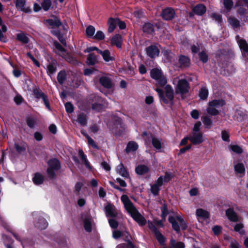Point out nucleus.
I'll list each match as a JSON object with an SVG mask.
<instances>
[{"label":"nucleus","instance_id":"1","mask_svg":"<svg viewBox=\"0 0 248 248\" xmlns=\"http://www.w3.org/2000/svg\"><path fill=\"white\" fill-rule=\"evenodd\" d=\"M121 199L126 210L130 214L132 218L140 225H144L146 223V219L137 210L128 197L126 195H123L121 196Z\"/></svg>","mask_w":248,"mask_h":248},{"label":"nucleus","instance_id":"2","mask_svg":"<svg viewBox=\"0 0 248 248\" xmlns=\"http://www.w3.org/2000/svg\"><path fill=\"white\" fill-rule=\"evenodd\" d=\"M168 220L171 223L173 229L177 233L180 232V227L182 230H186L187 228L186 222L181 216H176L175 217L170 216Z\"/></svg>","mask_w":248,"mask_h":248},{"label":"nucleus","instance_id":"3","mask_svg":"<svg viewBox=\"0 0 248 248\" xmlns=\"http://www.w3.org/2000/svg\"><path fill=\"white\" fill-rule=\"evenodd\" d=\"M151 77L153 79L157 81L158 84L160 86H164L167 82L166 78L163 75L160 70L155 68L151 70Z\"/></svg>","mask_w":248,"mask_h":248},{"label":"nucleus","instance_id":"4","mask_svg":"<svg viewBox=\"0 0 248 248\" xmlns=\"http://www.w3.org/2000/svg\"><path fill=\"white\" fill-rule=\"evenodd\" d=\"M54 45L56 48L59 51L58 53L61 57L63 58L65 60L71 63H74L75 60L74 58L70 56L67 50L63 48L62 45L58 42L56 41L54 43Z\"/></svg>","mask_w":248,"mask_h":248},{"label":"nucleus","instance_id":"5","mask_svg":"<svg viewBox=\"0 0 248 248\" xmlns=\"http://www.w3.org/2000/svg\"><path fill=\"white\" fill-rule=\"evenodd\" d=\"M189 86L188 82L185 79L179 80L175 89L176 93L184 94L188 92Z\"/></svg>","mask_w":248,"mask_h":248},{"label":"nucleus","instance_id":"6","mask_svg":"<svg viewBox=\"0 0 248 248\" xmlns=\"http://www.w3.org/2000/svg\"><path fill=\"white\" fill-rule=\"evenodd\" d=\"M123 235H125L127 244H124L125 246V248H135L134 245L130 241V235L128 232H122L119 230H115L113 232L112 236L115 239H118Z\"/></svg>","mask_w":248,"mask_h":248},{"label":"nucleus","instance_id":"7","mask_svg":"<svg viewBox=\"0 0 248 248\" xmlns=\"http://www.w3.org/2000/svg\"><path fill=\"white\" fill-rule=\"evenodd\" d=\"M112 128L113 132L116 135H120L124 132L125 127L123 124L122 120L120 118H116L115 123Z\"/></svg>","mask_w":248,"mask_h":248},{"label":"nucleus","instance_id":"8","mask_svg":"<svg viewBox=\"0 0 248 248\" xmlns=\"http://www.w3.org/2000/svg\"><path fill=\"white\" fill-rule=\"evenodd\" d=\"M161 16L164 19L170 20L175 17V12L172 8L168 7L162 10Z\"/></svg>","mask_w":248,"mask_h":248},{"label":"nucleus","instance_id":"9","mask_svg":"<svg viewBox=\"0 0 248 248\" xmlns=\"http://www.w3.org/2000/svg\"><path fill=\"white\" fill-rule=\"evenodd\" d=\"M189 140L194 145L199 144L203 141L202 134L201 132H193L189 137Z\"/></svg>","mask_w":248,"mask_h":248},{"label":"nucleus","instance_id":"10","mask_svg":"<svg viewBox=\"0 0 248 248\" xmlns=\"http://www.w3.org/2000/svg\"><path fill=\"white\" fill-rule=\"evenodd\" d=\"M26 0H16L15 4L17 10L23 11L26 13H30L31 9L26 6Z\"/></svg>","mask_w":248,"mask_h":248},{"label":"nucleus","instance_id":"11","mask_svg":"<svg viewBox=\"0 0 248 248\" xmlns=\"http://www.w3.org/2000/svg\"><path fill=\"white\" fill-rule=\"evenodd\" d=\"M46 22L51 28H58L62 25V22L59 18L53 16L52 18L46 20Z\"/></svg>","mask_w":248,"mask_h":248},{"label":"nucleus","instance_id":"12","mask_svg":"<svg viewBox=\"0 0 248 248\" xmlns=\"http://www.w3.org/2000/svg\"><path fill=\"white\" fill-rule=\"evenodd\" d=\"M147 55L151 58L157 57L159 54V50L155 46H150L146 48Z\"/></svg>","mask_w":248,"mask_h":248},{"label":"nucleus","instance_id":"13","mask_svg":"<svg viewBox=\"0 0 248 248\" xmlns=\"http://www.w3.org/2000/svg\"><path fill=\"white\" fill-rule=\"evenodd\" d=\"M99 82L104 87L107 89H110L113 86L111 79L107 76L101 77L99 78Z\"/></svg>","mask_w":248,"mask_h":248},{"label":"nucleus","instance_id":"14","mask_svg":"<svg viewBox=\"0 0 248 248\" xmlns=\"http://www.w3.org/2000/svg\"><path fill=\"white\" fill-rule=\"evenodd\" d=\"M178 63L181 68L188 67L190 65V60L187 56L181 55L179 56Z\"/></svg>","mask_w":248,"mask_h":248},{"label":"nucleus","instance_id":"15","mask_svg":"<svg viewBox=\"0 0 248 248\" xmlns=\"http://www.w3.org/2000/svg\"><path fill=\"white\" fill-rule=\"evenodd\" d=\"M192 11L198 16H202L206 11V7L202 4H199L193 7Z\"/></svg>","mask_w":248,"mask_h":248},{"label":"nucleus","instance_id":"16","mask_svg":"<svg viewBox=\"0 0 248 248\" xmlns=\"http://www.w3.org/2000/svg\"><path fill=\"white\" fill-rule=\"evenodd\" d=\"M226 215L228 219L231 221L236 222L238 220V217L232 208L228 209L226 211Z\"/></svg>","mask_w":248,"mask_h":248},{"label":"nucleus","instance_id":"17","mask_svg":"<svg viewBox=\"0 0 248 248\" xmlns=\"http://www.w3.org/2000/svg\"><path fill=\"white\" fill-rule=\"evenodd\" d=\"M105 210L108 216L115 217L117 216V211L115 206L112 204H108L105 207Z\"/></svg>","mask_w":248,"mask_h":248},{"label":"nucleus","instance_id":"18","mask_svg":"<svg viewBox=\"0 0 248 248\" xmlns=\"http://www.w3.org/2000/svg\"><path fill=\"white\" fill-rule=\"evenodd\" d=\"M47 72L50 76L54 74L57 69V62L54 60H52L51 62L47 65Z\"/></svg>","mask_w":248,"mask_h":248},{"label":"nucleus","instance_id":"19","mask_svg":"<svg viewBox=\"0 0 248 248\" xmlns=\"http://www.w3.org/2000/svg\"><path fill=\"white\" fill-rule=\"evenodd\" d=\"M208 103L218 109L220 107H223L226 104V102L223 99H215L212 101H209Z\"/></svg>","mask_w":248,"mask_h":248},{"label":"nucleus","instance_id":"20","mask_svg":"<svg viewBox=\"0 0 248 248\" xmlns=\"http://www.w3.org/2000/svg\"><path fill=\"white\" fill-rule=\"evenodd\" d=\"M150 138L152 140V145L156 150H160L162 147L161 141L160 139L150 135Z\"/></svg>","mask_w":248,"mask_h":248},{"label":"nucleus","instance_id":"21","mask_svg":"<svg viewBox=\"0 0 248 248\" xmlns=\"http://www.w3.org/2000/svg\"><path fill=\"white\" fill-rule=\"evenodd\" d=\"M118 22V18L114 19L112 17H110L108 20V31L112 32L116 28Z\"/></svg>","mask_w":248,"mask_h":248},{"label":"nucleus","instance_id":"22","mask_svg":"<svg viewBox=\"0 0 248 248\" xmlns=\"http://www.w3.org/2000/svg\"><path fill=\"white\" fill-rule=\"evenodd\" d=\"M228 22L233 29L239 28L240 27V23L239 20L233 16H229L228 18Z\"/></svg>","mask_w":248,"mask_h":248},{"label":"nucleus","instance_id":"23","mask_svg":"<svg viewBox=\"0 0 248 248\" xmlns=\"http://www.w3.org/2000/svg\"><path fill=\"white\" fill-rule=\"evenodd\" d=\"M166 96L170 102H172L174 98V92L172 88L170 85H167L165 87Z\"/></svg>","mask_w":248,"mask_h":248},{"label":"nucleus","instance_id":"24","mask_svg":"<svg viewBox=\"0 0 248 248\" xmlns=\"http://www.w3.org/2000/svg\"><path fill=\"white\" fill-rule=\"evenodd\" d=\"M16 40L23 44H27L29 42V39L27 34L23 32H20L16 34Z\"/></svg>","mask_w":248,"mask_h":248},{"label":"nucleus","instance_id":"25","mask_svg":"<svg viewBox=\"0 0 248 248\" xmlns=\"http://www.w3.org/2000/svg\"><path fill=\"white\" fill-rule=\"evenodd\" d=\"M48 167L54 169L55 170H59L61 167L59 161L56 158L49 160L48 162Z\"/></svg>","mask_w":248,"mask_h":248},{"label":"nucleus","instance_id":"26","mask_svg":"<svg viewBox=\"0 0 248 248\" xmlns=\"http://www.w3.org/2000/svg\"><path fill=\"white\" fill-rule=\"evenodd\" d=\"M143 31L146 33L152 34L155 31V27L150 23H145L143 26Z\"/></svg>","mask_w":248,"mask_h":248},{"label":"nucleus","instance_id":"27","mask_svg":"<svg viewBox=\"0 0 248 248\" xmlns=\"http://www.w3.org/2000/svg\"><path fill=\"white\" fill-rule=\"evenodd\" d=\"M122 41V36L119 34H116L111 39L112 44L116 45L118 48L121 47Z\"/></svg>","mask_w":248,"mask_h":248},{"label":"nucleus","instance_id":"28","mask_svg":"<svg viewBox=\"0 0 248 248\" xmlns=\"http://www.w3.org/2000/svg\"><path fill=\"white\" fill-rule=\"evenodd\" d=\"M135 170L137 174L143 175L149 171V168L145 165H140L136 168Z\"/></svg>","mask_w":248,"mask_h":248},{"label":"nucleus","instance_id":"29","mask_svg":"<svg viewBox=\"0 0 248 248\" xmlns=\"http://www.w3.org/2000/svg\"><path fill=\"white\" fill-rule=\"evenodd\" d=\"M238 44L243 54L248 52V44L245 40H239Z\"/></svg>","mask_w":248,"mask_h":248},{"label":"nucleus","instance_id":"30","mask_svg":"<svg viewBox=\"0 0 248 248\" xmlns=\"http://www.w3.org/2000/svg\"><path fill=\"white\" fill-rule=\"evenodd\" d=\"M87 64L89 65H93L97 62V58L94 53H90L87 59Z\"/></svg>","mask_w":248,"mask_h":248},{"label":"nucleus","instance_id":"31","mask_svg":"<svg viewBox=\"0 0 248 248\" xmlns=\"http://www.w3.org/2000/svg\"><path fill=\"white\" fill-rule=\"evenodd\" d=\"M117 171L124 177L127 178L128 177V173L122 163L117 166Z\"/></svg>","mask_w":248,"mask_h":248},{"label":"nucleus","instance_id":"32","mask_svg":"<svg viewBox=\"0 0 248 248\" xmlns=\"http://www.w3.org/2000/svg\"><path fill=\"white\" fill-rule=\"evenodd\" d=\"M98 53L102 56L104 60L106 62H109L113 60L112 57L110 56V52L108 50H105L104 51L100 50L98 51Z\"/></svg>","mask_w":248,"mask_h":248},{"label":"nucleus","instance_id":"33","mask_svg":"<svg viewBox=\"0 0 248 248\" xmlns=\"http://www.w3.org/2000/svg\"><path fill=\"white\" fill-rule=\"evenodd\" d=\"M48 224L46 219L44 218L39 219V220L35 223V226L40 230L45 229Z\"/></svg>","mask_w":248,"mask_h":248},{"label":"nucleus","instance_id":"34","mask_svg":"<svg viewBox=\"0 0 248 248\" xmlns=\"http://www.w3.org/2000/svg\"><path fill=\"white\" fill-rule=\"evenodd\" d=\"M138 148V145L137 143L134 141H130L127 145L126 148V152L127 153H129L131 151H135Z\"/></svg>","mask_w":248,"mask_h":248},{"label":"nucleus","instance_id":"35","mask_svg":"<svg viewBox=\"0 0 248 248\" xmlns=\"http://www.w3.org/2000/svg\"><path fill=\"white\" fill-rule=\"evenodd\" d=\"M170 248H185V244L181 242H176L173 239L170 241Z\"/></svg>","mask_w":248,"mask_h":248},{"label":"nucleus","instance_id":"36","mask_svg":"<svg viewBox=\"0 0 248 248\" xmlns=\"http://www.w3.org/2000/svg\"><path fill=\"white\" fill-rule=\"evenodd\" d=\"M206 111L208 114L213 116L217 115L219 113V111L217 109L215 108V107L213 106H211V105H210L209 103L208 106L206 108Z\"/></svg>","mask_w":248,"mask_h":248},{"label":"nucleus","instance_id":"37","mask_svg":"<svg viewBox=\"0 0 248 248\" xmlns=\"http://www.w3.org/2000/svg\"><path fill=\"white\" fill-rule=\"evenodd\" d=\"M208 95V90L205 87H202L199 92V96L201 99L205 100Z\"/></svg>","mask_w":248,"mask_h":248},{"label":"nucleus","instance_id":"38","mask_svg":"<svg viewBox=\"0 0 248 248\" xmlns=\"http://www.w3.org/2000/svg\"><path fill=\"white\" fill-rule=\"evenodd\" d=\"M87 120V116L84 113L79 114L78 116V122L82 126H85L86 125Z\"/></svg>","mask_w":248,"mask_h":248},{"label":"nucleus","instance_id":"39","mask_svg":"<svg viewBox=\"0 0 248 248\" xmlns=\"http://www.w3.org/2000/svg\"><path fill=\"white\" fill-rule=\"evenodd\" d=\"M84 227L87 232H91L92 230L91 219L86 218L84 220Z\"/></svg>","mask_w":248,"mask_h":248},{"label":"nucleus","instance_id":"40","mask_svg":"<svg viewBox=\"0 0 248 248\" xmlns=\"http://www.w3.org/2000/svg\"><path fill=\"white\" fill-rule=\"evenodd\" d=\"M196 215L204 218H207L209 217V214L207 211L201 208L196 210Z\"/></svg>","mask_w":248,"mask_h":248},{"label":"nucleus","instance_id":"41","mask_svg":"<svg viewBox=\"0 0 248 248\" xmlns=\"http://www.w3.org/2000/svg\"><path fill=\"white\" fill-rule=\"evenodd\" d=\"M33 181L36 185H40L42 184L44 181V177L42 175L36 173L35 174L34 177L33 178Z\"/></svg>","mask_w":248,"mask_h":248},{"label":"nucleus","instance_id":"42","mask_svg":"<svg viewBox=\"0 0 248 248\" xmlns=\"http://www.w3.org/2000/svg\"><path fill=\"white\" fill-rule=\"evenodd\" d=\"M66 74L65 71H61L58 74L57 80L59 83L62 85L66 79Z\"/></svg>","mask_w":248,"mask_h":248},{"label":"nucleus","instance_id":"43","mask_svg":"<svg viewBox=\"0 0 248 248\" xmlns=\"http://www.w3.org/2000/svg\"><path fill=\"white\" fill-rule=\"evenodd\" d=\"M27 125L31 128H33L36 124V119L32 117H29L26 118Z\"/></svg>","mask_w":248,"mask_h":248},{"label":"nucleus","instance_id":"44","mask_svg":"<svg viewBox=\"0 0 248 248\" xmlns=\"http://www.w3.org/2000/svg\"><path fill=\"white\" fill-rule=\"evenodd\" d=\"M223 4L228 12H230L233 6L232 0H223Z\"/></svg>","mask_w":248,"mask_h":248},{"label":"nucleus","instance_id":"45","mask_svg":"<svg viewBox=\"0 0 248 248\" xmlns=\"http://www.w3.org/2000/svg\"><path fill=\"white\" fill-rule=\"evenodd\" d=\"M235 171L240 174H244L245 172V168L242 163H239L234 166Z\"/></svg>","mask_w":248,"mask_h":248},{"label":"nucleus","instance_id":"46","mask_svg":"<svg viewBox=\"0 0 248 248\" xmlns=\"http://www.w3.org/2000/svg\"><path fill=\"white\" fill-rule=\"evenodd\" d=\"M52 5L50 0H44L41 3V6L43 9L45 11H47Z\"/></svg>","mask_w":248,"mask_h":248},{"label":"nucleus","instance_id":"47","mask_svg":"<svg viewBox=\"0 0 248 248\" xmlns=\"http://www.w3.org/2000/svg\"><path fill=\"white\" fill-rule=\"evenodd\" d=\"M33 95L36 98L38 99L42 98L43 100L45 99L47 96L41 90L37 89H35L33 90Z\"/></svg>","mask_w":248,"mask_h":248},{"label":"nucleus","instance_id":"48","mask_svg":"<svg viewBox=\"0 0 248 248\" xmlns=\"http://www.w3.org/2000/svg\"><path fill=\"white\" fill-rule=\"evenodd\" d=\"M79 155L81 157V159L84 163L85 165L86 166L87 168H91V167L90 166V163L88 160L86 158V155H84V152L82 150H79Z\"/></svg>","mask_w":248,"mask_h":248},{"label":"nucleus","instance_id":"49","mask_svg":"<svg viewBox=\"0 0 248 248\" xmlns=\"http://www.w3.org/2000/svg\"><path fill=\"white\" fill-rule=\"evenodd\" d=\"M162 53L164 57L168 61H171L173 57V54L170 50H163Z\"/></svg>","mask_w":248,"mask_h":248},{"label":"nucleus","instance_id":"50","mask_svg":"<svg viewBox=\"0 0 248 248\" xmlns=\"http://www.w3.org/2000/svg\"><path fill=\"white\" fill-rule=\"evenodd\" d=\"M200 60L203 63H206L208 60V56L206 53L202 51L199 54Z\"/></svg>","mask_w":248,"mask_h":248},{"label":"nucleus","instance_id":"51","mask_svg":"<svg viewBox=\"0 0 248 248\" xmlns=\"http://www.w3.org/2000/svg\"><path fill=\"white\" fill-rule=\"evenodd\" d=\"M156 91L157 92L160 98L162 100L163 102L165 104H168L169 103V101L165 97L163 91L161 89L156 88Z\"/></svg>","mask_w":248,"mask_h":248},{"label":"nucleus","instance_id":"52","mask_svg":"<svg viewBox=\"0 0 248 248\" xmlns=\"http://www.w3.org/2000/svg\"><path fill=\"white\" fill-rule=\"evenodd\" d=\"M155 234L157 240L160 244H162L165 242L164 237L158 230L155 232Z\"/></svg>","mask_w":248,"mask_h":248},{"label":"nucleus","instance_id":"53","mask_svg":"<svg viewBox=\"0 0 248 248\" xmlns=\"http://www.w3.org/2000/svg\"><path fill=\"white\" fill-rule=\"evenodd\" d=\"M244 228L243 224L241 223L236 224L234 226V229L235 231L239 232L241 234H244L245 233L244 231L243 230Z\"/></svg>","mask_w":248,"mask_h":248},{"label":"nucleus","instance_id":"54","mask_svg":"<svg viewBox=\"0 0 248 248\" xmlns=\"http://www.w3.org/2000/svg\"><path fill=\"white\" fill-rule=\"evenodd\" d=\"M95 31V29L94 27L93 26L90 25L87 28L86 32L88 36L91 37L93 35Z\"/></svg>","mask_w":248,"mask_h":248},{"label":"nucleus","instance_id":"55","mask_svg":"<svg viewBox=\"0 0 248 248\" xmlns=\"http://www.w3.org/2000/svg\"><path fill=\"white\" fill-rule=\"evenodd\" d=\"M230 148L233 152L238 154H241L243 152V149L237 145H232Z\"/></svg>","mask_w":248,"mask_h":248},{"label":"nucleus","instance_id":"56","mask_svg":"<svg viewBox=\"0 0 248 248\" xmlns=\"http://www.w3.org/2000/svg\"><path fill=\"white\" fill-rule=\"evenodd\" d=\"M211 17L218 23H220L222 21V16L220 14L212 13L211 15Z\"/></svg>","mask_w":248,"mask_h":248},{"label":"nucleus","instance_id":"57","mask_svg":"<svg viewBox=\"0 0 248 248\" xmlns=\"http://www.w3.org/2000/svg\"><path fill=\"white\" fill-rule=\"evenodd\" d=\"M159 186L154 184L151 186V190L152 193L155 196H157L158 194V192L159 191Z\"/></svg>","mask_w":248,"mask_h":248},{"label":"nucleus","instance_id":"58","mask_svg":"<svg viewBox=\"0 0 248 248\" xmlns=\"http://www.w3.org/2000/svg\"><path fill=\"white\" fill-rule=\"evenodd\" d=\"M162 217L163 220H165L166 217L168 214V208L166 205H164L161 209Z\"/></svg>","mask_w":248,"mask_h":248},{"label":"nucleus","instance_id":"59","mask_svg":"<svg viewBox=\"0 0 248 248\" xmlns=\"http://www.w3.org/2000/svg\"><path fill=\"white\" fill-rule=\"evenodd\" d=\"M57 170H55L54 169L48 167L47 169V172L49 175V177H50L51 179L55 178L56 174L55 171Z\"/></svg>","mask_w":248,"mask_h":248},{"label":"nucleus","instance_id":"60","mask_svg":"<svg viewBox=\"0 0 248 248\" xmlns=\"http://www.w3.org/2000/svg\"><path fill=\"white\" fill-rule=\"evenodd\" d=\"M92 109L98 112L103 109V105L99 103H94L92 105Z\"/></svg>","mask_w":248,"mask_h":248},{"label":"nucleus","instance_id":"61","mask_svg":"<svg viewBox=\"0 0 248 248\" xmlns=\"http://www.w3.org/2000/svg\"><path fill=\"white\" fill-rule=\"evenodd\" d=\"M66 111L68 113H72L74 111V107L70 102H67L65 104Z\"/></svg>","mask_w":248,"mask_h":248},{"label":"nucleus","instance_id":"62","mask_svg":"<svg viewBox=\"0 0 248 248\" xmlns=\"http://www.w3.org/2000/svg\"><path fill=\"white\" fill-rule=\"evenodd\" d=\"M15 147L16 151L18 153H22L26 150V147L24 145L20 146L18 143H15Z\"/></svg>","mask_w":248,"mask_h":248},{"label":"nucleus","instance_id":"63","mask_svg":"<svg viewBox=\"0 0 248 248\" xmlns=\"http://www.w3.org/2000/svg\"><path fill=\"white\" fill-rule=\"evenodd\" d=\"M94 38L97 40H103L105 38V35L103 32L100 31H97Z\"/></svg>","mask_w":248,"mask_h":248},{"label":"nucleus","instance_id":"64","mask_svg":"<svg viewBox=\"0 0 248 248\" xmlns=\"http://www.w3.org/2000/svg\"><path fill=\"white\" fill-rule=\"evenodd\" d=\"M203 123L207 126H211L212 124V121L211 119L207 116L203 117L202 118Z\"/></svg>","mask_w":248,"mask_h":248}]
</instances>
